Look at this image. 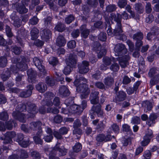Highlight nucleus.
Here are the masks:
<instances>
[{"label":"nucleus","instance_id":"nucleus-1","mask_svg":"<svg viewBox=\"0 0 159 159\" xmlns=\"http://www.w3.org/2000/svg\"><path fill=\"white\" fill-rule=\"evenodd\" d=\"M20 108L18 111H14L12 114L14 118L18 120L21 122H25L26 121V116L23 113L20 112L26 111L27 109L29 113V116L30 117H33L37 112V110L35 104L30 102L27 103V105L21 104L19 106Z\"/></svg>","mask_w":159,"mask_h":159},{"label":"nucleus","instance_id":"nucleus-2","mask_svg":"<svg viewBox=\"0 0 159 159\" xmlns=\"http://www.w3.org/2000/svg\"><path fill=\"white\" fill-rule=\"evenodd\" d=\"M20 59L18 57H14L12 58L11 61L13 63L16 64L15 65L12 66L11 67V71L14 73L17 72L18 69L24 71L27 68V65L23 60L20 61Z\"/></svg>","mask_w":159,"mask_h":159},{"label":"nucleus","instance_id":"nucleus-3","mask_svg":"<svg viewBox=\"0 0 159 159\" xmlns=\"http://www.w3.org/2000/svg\"><path fill=\"white\" fill-rule=\"evenodd\" d=\"M49 149L50 151L49 154V159H59L58 157L55 156L58 151L60 153V154L61 156L66 155L67 152V150L65 149L64 146H61L59 143H57L52 149L51 148Z\"/></svg>","mask_w":159,"mask_h":159},{"label":"nucleus","instance_id":"nucleus-4","mask_svg":"<svg viewBox=\"0 0 159 159\" xmlns=\"http://www.w3.org/2000/svg\"><path fill=\"white\" fill-rule=\"evenodd\" d=\"M157 117V115L154 113H151L149 118L148 116L145 114H143L141 116L142 120L143 121L147 120L146 124L150 127L153 126L155 124V120Z\"/></svg>","mask_w":159,"mask_h":159},{"label":"nucleus","instance_id":"nucleus-5","mask_svg":"<svg viewBox=\"0 0 159 159\" xmlns=\"http://www.w3.org/2000/svg\"><path fill=\"white\" fill-rule=\"evenodd\" d=\"M76 89L78 92L82 93L81 95L82 98H86L90 92L88 85L85 84H80V87H77Z\"/></svg>","mask_w":159,"mask_h":159},{"label":"nucleus","instance_id":"nucleus-6","mask_svg":"<svg viewBox=\"0 0 159 159\" xmlns=\"http://www.w3.org/2000/svg\"><path fill=\"white\" fill-rule=\"evenodd\" d=\"M116 56H120L126 54L127 50L125 45L122 43H118L115 46L114 48Z\"/></svg>","mask_w":159,"mask_h":159},{"label":"nucleus","instance_id":"nucleus-7","mask_svg":"<svg viewBox=\"0 0 159 159\" xmlns=\"http://www.w3.org/2000/svg\"><path fill=\"white\" fill-rule=\"evenodd\" d=\"M16 135V133L14 131L8 132L5 134L4 138L1 137L0 139L3 140V143L5 144L11 143L12 142V138Z\"/></svg>","mask_w":159,"mask_h":159},{"label":"nucleus","instance_id":"nucleus-8","mask_svg":"<svg viewBox=\"0 0 159 159\" xmlns=\"http://www.w3.org/2000/svg\"><path fill=\"white\" fill-rule=\"evenodd\" d=\"M77 56L73 54H70L68 57L66 59L67 65L71 67H75L77 62Z\"/></svg>","mask_w":159,"mask_h":159},{"label":"nucleus","instance_id":"nucleus-9","mask_svg":"<svg viewBox=\"0 0 159 159\" xmlns=\"http://www.w3.org/2000/svg\"><path fill=\"white\" fill-rule=\"evenodd\" d=\"M33 62L39 70L42 72L43 75H45L46 73V71L44 66L42 64L41 61L37 57H35L33 58Z\"/></svg>","mask_w":159,"mask_h":159},{"label":"nucleus","instance_id":"nucleus-10","mask_svg":"<svg viewBox=\"0 0 159 159\" xmlns=\"http://www.w3.org/2000/svg\"><path fill=\"white\" fill-rule=\"evenodd\" d=\"M89 63L86 61H82L81 64L79 66V72L81 74L87 73L89 70Z\"/></svg>","mask_w":159,"mask_h":159},{"label":"nucleus","instance_id":"nucleus-11","mask_svg":"<svg viewBox=\"0 0 159 159\" xmlns=\"http://www.w3.org/2000/svg\"><path fill=\"white\" fill-rule=\"evenodd\" d=\"M54 96V95L51 92H47L44 94L45 99L43 101H45L46 104L47 106L50 107L52 105L53 103L51 100L52 99Z\"/></svg>","mask_w":159,"mask_h":159},{"label":"nucleus","instance_id":"nucleus-12","mask_svg":"<svg viewBox=\"0 0 159 159\" xmlns=\"http://www.w3.org/2000/svg\"><path fill=\"white\" fill-rule=\"evenodd\" d=\"M141 82V81H137L134 84L133 88L127 87L126 89V92L127 94L128 95H131L133 94L134 92L136 93Z\"/></svg>","mask_w":159,"mask_h":159},{"label":"nucleus","instance_id":"nucleus-13","mask_svg":"<svg viewBox=\"0 0 159 159\" xmlns=\"http://www.w3.org/2000/svg\"><path fill=\"white\" fill-rule=\"evenodd\" d=\"M28 89L26 90L22 91L20 93V96L22 98H27L29 97L32 94V91L34 87L31 85H29L27 86Z\"/></svg>","mask_w":159,"mask_h":159},{"label":"nucleus","instance_id":"nucleus-14","mask_svg":"<svg viewBox=\"0 0 159 159\" xmlns=\"http://www.w3.org/2000/svg\"><path fill=\"white\" fill-rule=\"evenodd\" d=\"M130 57L128 55H126L122 57L117 58L119 61V64L122 68H125L127 64L128 61L130 59Z\"/></svg>","mask_w":159,"mask_h":159},{"label":"nucleus","instance_id":"nucleus-15","mask_svg":"<svg viewBox=\"0 0 159 159\" xmlns=\"http://www.w3.org/2000/svg\"><path fill=\"white\" fill-rule=\"evenodd\" d=\"M127 97V94L125 92L123 91H120L116 93V100L118 102H122L126 99Z\"/></svg>","mask_w":159,"mask_h":159},{"label":"nucleus","instance_id":"nucleus-16","mask_svg":"<svg viewBox=\"0 0 159 159\" xmlns=\"http://www.w3.org/2000/svg\"><path fill=\"white\" fill-rule=\"evenodd\" d=\"M120 29H117V30H114L113 31V34L114 35L116 36V38L118 39L122 40L124 41L127 39L126 36L124 34L122 33L123 30L122 28H121V31H120Z\"/></svg>","mask_w":159,"mask_h":159},{"label":"nucleus","instance_id":"nucleus-17","mask_svg":"<svg viewBox=\"0 0 159 159\" xmlns=\"http://www.w3.org/2000/svg\"><path fill=\"white\" fill-rule=\"evenodd\" d=\"M99 92L97 91H93L91 93L90 99L91 103L93 104H95L99 101V97L98 96Z\"/></svg>","mask_w":159,"mask_h":159},{"label":"nucleus","instance_id":"nucleus-18","mask_svg":"<svg viewBox=\"0 0 159 159\" xmlns=\"http://www.w3.org/2000/svg\"><path fill=\"white\" fill-rule=\"evenodd\" d=\"M40 33L42 38L46 41H47L51 36V32L48 29H45L41 31Z\"/></svg>","mask_w":159,"mask_h":159},{"label":"nucleus","instance_id":"nucleus-19","mask_svg":"<svg viewBox=\"0 0 159 159\" xmlns=\"http://www.w3.org/2000/svg\"><path fill=\"white\" fill-rule=\"evenodd\" d=\"M42 125V123L40 121H33L30 123L29 124V129L33 131L36 130L37 129H40L39 128Z\"/></svg>","mask_w":159,"mask_h":159},{"label":"nucleus","instance_id":"nucleus-20","mask_svg":"<svg viewBox=\"0 0 159 159\" xmlns=\"http://www.w3.org/2000/svg\"><path fill=\"white\" fill-rule=\"evenodd\" d=\"M91 110L95 112L98 117H102L103 116V112L101 110V106L100 104L93 106L92 107Z\"/></svg>","mask_w":159,"mask_h":159},{"label":"nucleus","instance_id":"nucleus-21","mask_svg":"<svg viewBox=\"0 0 159 159\" xmlns=\"http://www.w3.org/2000/svg\"><path fill=\"white\" fill-rule=\"evenodd\" d=\"M42 134V129H39L37 132L36 135L34 137L33 139L36 144L41 145L43 144V140L41 139V137Z\"/></svg>","mask_w":159,"mask_h":159},{"label":"nucleus","instance_id":"nucleus-22","mask_svg":"<svg viewBox=\"0 0 159 159\" xmlns=\"http://www.w3.org/2000/svg\"><path fill=\"white\" fill-rule=\"evenodd\" d=\"M122 16L120 14H117L116 15H115L114 17V20L117 22L116 25L114 30H117L119 29L120 31H121V28H122L121 24Z\"/></svg>","mask_w":159,"mask_h":159},{"label":"nucleus","instance_id":"nucleus-23","mask_svg":"<svg viewBox=\"0 0 159 159\" xmlns=\"http://www.w3.org/2000/svg\"><path fill=\"white\" fill-rule=\"evenodd\" d=\"M70 109V112L71 113L80 114L82 112V110L81 109V107L79 105L74 104L69 107Z\"/></svg>","mask_w":159,"mask_h":159},{"label":"nucleus","instance_id":"nucleus-24","mask_svg":"<svg viewBox=\"0 0 159 159\" xmlns=\"http://www.w3.org/2000/svg\"><path fill=\"white\" fill-rule=\"evenodd\" d=\"M59 93L60 95L62 97L68 96L70 94L68 89L64 85L60 87L59 89Z\"/></svg>","mask_w":159,"mask_h":159},{"label":"nucleus","instance_id":"nucleus-25","mask_svg":"<svg viewBox=\"0 0 159 159\" xmlns=\"http://www.w3.org/2000/svg\"><path fill=\"white\" fill-rule=\"evenodd\" d=\"M66 43V40L64 36L60 35L57 39L56 44L58 46L62 47L65 45Z\"/></svg>","mask_w":159,"mask_h":159},{"label":"nucleus","instance_id":"nucleus-26","mask_svg":"<svg viewBox=\"0 0 159 159\" xmlns=\"http://www.w3.org/2000/svg\"><path fill=\"white\" fill-rule=\"evenodd\" d=\"M35 88L39 92L43 93L47 90V86L45 83L40 82L36 85Z\"/></svg>","mask_w":159,"mask_h":159},{"label":"nucleus","instance_id":"nucleus-27","mask_svg":"<svg viewBox=\"0 0 159 159\" xmlns=\"http://www.w3.org/2000/svg\"><path fill=\"white\" fill-rule=\"evenodd\" d=\"M39 30L36 28H33L30 32V34L31 36V39L32 40H34L39 37Z\"/></svg>","mask_w":159,"mask_h":159},{"label":"nucleus","instance_id":"nucleus-28","mask_svg":"<svg viewBox=\"0 0 159 159\" xmlns=\"http://www.w3.org/2000/svg\"><path fill=\"white\" fill-rule=\"evenodd\" d=\"M80 29L81 31V36L84 38H86L89 34V30L86 28L85 25H82L81 26Z\"/></svg>","mask_w":159,"mask_h":159},{"label":"nucleus","instance_id":"nucleus-29","mask_svg":"<svg viewBox=\"0 0 159 159\" xmlns=\"http://www.w3.org/2000/svg\"><path fill=\"white\" fill-rule=\"evenodd\" d=\"M142 107L144 108L145 111L151 110L153 107V104L149 101H144L142 104Z\"/></svg>","mask_w":159,"mask_h":159},{"label":"nucleus","instance_id":"nucleus-30","mask_svg":"<svg viewBox=\"0 0 159 159\" xmlns=\"http://www.w3.org/2000/svg\"><path fill=\"white\" fill-rule=\"evenodd\" d=\"M103 61L104 63L107 66L109 65L111 62H115L116 61V60L113 57L109 58L106 57H103Z\"/></svg>","mask_w":159,"mask_h":159},{"label":"nucleus","instance_id":"nucleus-31","mask_svg":"<svg viewBox=\"0 0 159 159\" xmlns=\"http://www.w3.org/2000/svg\"><path fill=\"white\" fill-rule=\"evenodd\" d=\"M16 8L17 11L21 14L26 13L28 11V9L23 4H18Z\"/></svg>","mask_w":159,"mask_h":159},{"label":"nucleus","instance_id":"nucleus-32","mask_svg":"<svg viewBox=\"0 0 159 159\" xmlns=\"http://www.w3.org/2000/svg\"><path fill=\"white\" fill-rule=\"evenodd\" d=\"M143 37V34L140 31H139L134 34L132 37L133 39L136 41L142 40Z\"/></svg>","mask_w":159,"mask_h":159},{"label":"nucleus","instance_id":"nucleus-33","mask_svg":"<svg viewBox=\"0 0 159 159\" xmlns=\"http://www.w3.org/2000/svg\"><path fill=\"white\" fill-rule=\"evenodd\" d=\"M54 74L55 75L56 80L57 81H61V84H64V75L58 71H55Z\"/></svg>","mask_w":159,"mask_h":159},{"label":"nucleus","instance_id":"nucleus-34","mask_svg":"<svg viewBox=\"0 0 159 159\" xmlns=\"http://www.w3.org/2000/svg\"><path fill=\"white\" fill-rule=\"evenodd\" d=\"M104 83L107 86H110L114 83V79L111 76L107 77L105 79Z\"/></svg>","mask_w":159,"mask_h":159},{"label":"nucleus","instance_id":"nucleus-35","mask_svg":"<svg viewBox=\"0 0 159 159\" xmlns=\"http://www.w3.org/2000/svg\"><path fill=\"white\" fill-rule=\"evenodd\" d=\"M27 74L28 75L29 79L32 80L35 78L36 75V73L35 71L34 70L32 69H30L27 70Z\"/></svg>","mask_w":159,"mask_h":159},{"label":"nucleus","instance_id":"nucleus-36","mask_svg":"<svg viewBox=\"0 0 159 159\" xmlns=\"http://www.w3.org/2000/svg\"><path fill=\"white\" fill-rule=\"evenodd\" d=\"M105 19L106 21V27L107 26L108 27V30H107V33L108 35L109 36H112V34L114 35L113 32H112V29L111 27L108 18L107 17H106Z\"/></svg>","mask_w":159,"mask_h":159},{"label":"nucleus","instance_id":"nucleus-37","mask_svg":"<svg viewBox=\"0 0 159 159\" xmlns=\"http://www.w3.org/2000/svg\"><path fill=\"white\" fill-rule=\"evenodd\" d=\"M135 9L138 12L141 14L143 13L144 11V9L142 4L140 3H137L135 4Z\"/></svg>","mask_w":159,"mask_h":159},{"label":"nucleus","instance_id":"nucleus-38","mask_svg":"<svg viewBox=\"0 0 159 159\" xmlns=\"http://www.w3.org/2000/svg\"><path fill=\"white\" fill-rule=\"evenodd\" d=\"M55 29L56 30L59 32H62L65 30V26L64 24L59 22L56 26Z\"/></svg>","mask_w":159,"mask_h":159},{"label":"nucleus","instance_id":"nucleus-39","mask_svg":"<svg viewBox=\"0 0 159 159\" xmlns=\"http://www.w3.org/2000/svg\"><path fill=\"white\" fill-rule=\"evenodd\" d=\"M13 124H14V126H16V124L14 120H11L9 121L6 122L5 125V128H7L8 129L11 130L13 127Z\"/></svg>","mask_w":159,"mask_h":159},{"label":"nucleus","instance_id":"nucleus-40","mask_svg":"<svg viewBox=\"0 0 159 159\" xmlns=\"http://www.w3.org/2000/svg\"><path fill=\"white\" fill-rule=\"evenodd\" d=\"M27 32L25 31L22 32L20 34H19L16 38L18 42L21 43L22 40L20 39L25 38L27 36Z\"/></svg>","mask_w":159,"mask_h":159},{"label":"nucleus","instance_id":"nucleus-41","mask_svg":"<svg viewBox=\"0 0 159 159\" xmlns=\"http://www.w3.org/2000/svg\"><path fill=\"white\" fill-rule=\"evenodd\" d=\"M106 121L102 120L100 121L98 124L97 128L100 131H102L106 127Z\"/></svg>","mask_w":159,"mask_h":159},{"label":"nucleus","instance_id":"nucleus-42","mask_svg":"<svg viewBox=\"0 0 159 159\" xmlns=\"http://www.w3.org/2000/svg\"><path fill=\"white\" fill-rule=\"evenodd\" d=\"M110 129L116 134L118 133L120 131L119 126L116 123L112 124L110 127Z\"/></svg>","mask_w":159,"mask_h":159},{"label":"nucleus","instance_id":"nucleus-43","mask_svg":"<svg viewBox=\"0 0 159 159\" xmlns=\"http://www.w3.org/2000/svg\"><path fill=\"white\" fill-rule=\"evenodd\" d=\"M45 81L46 83L50 86H53L55 84L54 80L52 78H50L49 76L46 78Z\"/></svg>","mask_w":159,"mask_h":159},{"label":"nucleus","instance_id":"nucleus-44","mask_svg":"<svg viewBox=\"0 0 159 159\" xmlns=\"http://www.w3.org/2000/svg\"><path fill=\"white\" fill-rule=\"evenodd\" d=\"M7 63V60L5 57H0V67H4L6 66Z\"/></svg>","mask_w":159,"mask_h":159},{"label":"nucleus","instance_id":"nucleus-45","mask_svg":"<svg viewBox=\"0 0 159 159\" xmlns=\"http://www.w3.org/2000/svg\"><path fill=\"white\" fill-rule=\"evenodd\" d=\"M46 102L45 101H43L41 102L42 106H41L39 109V111L41 114H44L46 113V110L44 107L45 105L46 106Z\"/></svg>","mask_w":159,"mask_h":159},{"label":"nucleus","instance_id":"nucleus-46","mask_svg":"<svg viewBox=\"0 0 159 159\" xmlns=\"http://www.w3.org/2000/svg\"><path fill=\"white\" fill-rule=\"evenodd\" d=\"M52 20V18L48 16L46 18L44 19V24L45 26L50 27L51 26V21Z\"/></svg>","mask_w":159,"mask_h":159},{"label":"nucleus","instance_id":"nucleus-47","mask_svg":"<svg viewBox=\"0 0 159 159\" xmlns=\"http://www.w3.org/2000/svg\"><path fill=\"white\" fill-rule=\"evenodd\" d=\"M20 156V158L22 159L24 158H26L28 157V154L27 152L24 150H21L19 152Z\"/></svg>","mask_w":159,"mask_h":159},{"label":"nucleus","instance_id":"nucleus-48","mask_svg":"<svg viewBox=\"0 0 159 159\" xmlns=\"http://www.w3.org/2000/svg\"><path fill=\"white\" fill-rule=\"evenodd\" d=\"M49 62L50 64L53 66H55L57 65L58 63V61L57 58L52 57L50 58Z\"/></svg>","mask_w":159,"mask_h":159},{"label":"nucleus","instance_id":"nucleus-49","mask_svg":"<svg viewBox=\"0 0 159 159\" xmlns=\"http://www.w3.org/2000/svg\"><path fill=\"white\" fill-rule=\"evenodd\" d=\"M127 0H119L117 2L118 7L120 8H124L127 4Z\"/></svg>","mask_w":159,"mask_h":159},{"label":"nucleus","instance_id":"nucleus-50","mask_svg":"<svg viewBox=\"0 0 159 159\" xmlns=\"http://www.w3.org/2000/svg\"><path fill=\"white\" fill-rule=\"evenodd\" d=\"M144 136L151 139L153 137L152 130L149 128L145 132V135Z\"/></svg>","mask_w":159,"mask_h":159},{"label":"nucleus","instance_id":"nucleus-51","mask_svg":"<svg viewBox=\"0 0 159 159\" xmlns=\"http://www.w3.org/2000/svg\"><path fill=\"white\" fill-rule=\"evenodd\" d=\"M122 130L123 131L127 132H129L132 133V131L130 129L129 125L127 124H124L122 125Z\"/></svg>","mask_w":159,"mask_h":159},{"label":"nucleus","instance_id":"nucleus-52","mask_svg":"<svg viewBox=\"0 0 159 159\" xmlns=\"http://www.w3.org/2000/svg\"><path fill=\"white\" fill-rule=\"evenodd\" d=\"M82 148V146L80 143H77L73 147V149L74 152H78Z\"/></svg>","mask_w":159,"mask_h":159},{"label":"nucleus","instance_id":"nucleus-53","mask_svg":"<svg viewBox=\"0 0 159 159\" xmlns=\"http://www.w3.org/2000/svg\"><path fill=\"white\" fill-rule=\"evenodd\" d=\"M8 118V115L7 112H2L0 114V119L4 121L7 120Z\"/></svg>","mask_w":159,"mask_h":159},{"label":"nucleus","instance_id":"nucleus-54","mask_svg":"<svg viewBox=\"0 0 159 159\" xmlns=\"http://www.w3.org/2000/svg\"><path fill=\"white\" fill-rule=\"evenodd\" d=\"M140 119L139 117L134 116L131 119V123L134 124H139L140 122Z\"/></svg>","mask_w":159,"mask_h":159},{"label":"nucleus","instance_id":"nucleus-55","mask_svg":"<svg viewBox=\"0 0 159 159\" xmlns=\"http://www.w3.org/2000/svg\"><path fill=\"white\" fill-rule=\"evenodd\" d=\"M29 142L30 140L28 139L27 140H24L22 142H19V144L22 147L26 148L30 144Z\"/></svg>","mask_w":159,"mask_h":159},{"label":"nucleus","instance_id":"nucleus-56","mask_svg":"<svg viewBox=\"0 0 159 159\" xmlns=\"http://www.w3.org/2000/svg\"><path fill=\"white\" fill-rule=\"evenodd\" d=\"M157 72V70L156 68H152L150 69L148 73V76L151 78L155 76Z\"/></svg>","mask_w":159,"mask_h":159},{"label":"nucleus","instance_id":"nucleus-57","mask_svg":"<svg viewBox=\"0 0 159 159\" xmlns=\"http://www.w3.org/2000/svg\"><path fill=\"white\" fill-rule=\"evenodd\" d=\"M105 136L103 134H99L96 137V140L98 142H105Z\"/></svg>","mask_w":159,"mask_h":159},{"label":"nucleus","instance_id":"nucleus-58","mask_svg":"<svg viewBox=\"0 0 159 159\" xmlns=\"http://www.w3.org/2000/svg\"><path fill=\"white\" fill-rule=\"evenodd\" d=\"M120 66L119 65L116 63L112 64L110 67V69L113 71H117L119 69Z\"/></svg>","mask_w":159,"mask_h":159},{"label":"nucleus","instance_id":"nucleus-59","mask_svg":"<svg viewBox=\"0 0 159 159\" xmlns=\"http://www.w3.org/2000/svg\"><path fill=\"white\" fill-rule=\"evenodd\" d=\"M150 140L151 139L144 136L143 140L141 142V144L143 146H146L149 143Z\"/></svg>","mask_w":159,"mask_h":159},{"label":"nucleus","instance_id":"nucleus-60","mask_svg":"<svg viewBox=\"0 0 159 159\" xmlns=\"http://www.w3.org/2000/svg\"><path fill=\"white\" fill-rule=\"evenodd\" d=\"M88 4L91 7H96L98 4L97 0H88L87 2Z\"/></svg>","mask_w":159,"mask_h":159},{"label":"nucleus","instance_id":"nucleus-61","mask_svg":"<svg viewBox=\"0 0 159 159\" xmlns=\"http://www.w3.org/2000/svg\"><path fill=\"white\" fill-rule=\"evenodd\" d=\"M31 156L35 159L40 158V155L39 153L36 151H33L31 152Z\"/></svg>","mask_w":159,"mask_h":159},{"label":"nucleus","instance_id":"nucleus-62","mask_svg":"<svg viewBox=\"0 0 159 159\" xmlns=\"http://www.w3.org/2000/svg\"><path fill=\"white\" fill-rule=\"evenodd\" d=\"M74 67H71L68 65H67L63 70V73L65 75H68L70 74L71 71V69Z\"/></svg>","mask_w":159,"mask_h":159},{"label":"nucleus","instance_id":"nucleus-63","mask_svg":"<svg viewBox=\"0 0 159 159\" xmlns=\"http://www.w3.org/2000/svg\"><path fill=\"white\" fill-rule=\"evenodd\" d=\"M99 39L102 41H105L107 39V35L106 33L104 32H101L98 36Z\"/></svg>","mask_w":159,"mask_h":159},{"label":"nucleus","instance_id":"nucleus-64","mask_svg":"<svg viewBox=\"0 0 159 159\" xmlns=\"http://www.w3.org/2000/svg\"><path fill=\"white\" fill-rule=\"evenodd\" d=\"M67 46L68 47L70 48H75L76 46V42L74 40L70 41L67 43Z\"/></svg>","mask_w":159,"mask_h":159}]
</instances>
